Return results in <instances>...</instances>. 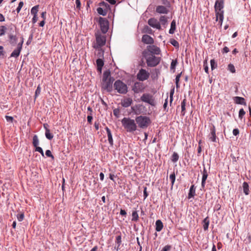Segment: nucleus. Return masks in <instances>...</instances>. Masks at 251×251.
<instances>
[{
    "instance_id": "nucleus-1",
    "label": "nucleus",
    "mask_w": 251,
    "mask_h": 251,
    "mask_svg": "<svg viewBox=\"0 0 251 251\" xmlns=\"http://www.w3.org/2000/svg\"><path fill=\"white\" fill-rule=\"evenodd\" d=\"M225 0H217L214 5V10L216 14V21H218L220 26H222L224 20V11L223 10L224 7Z\"/></svg>"
},
{
    "instance_id": "nucleus-2",
    "label": "nucleus",
    "mask_w": 251,
    "mask_h": 251,
    "mask_svg": "<svg viewBox=\"0 0 251 251\" xmlns=\"http://www.w3.org/2000/svg\"><path fill=\"white\" fill-rule=\"evenodd\" d=\"M121 123L124 129L128 132H133L136 130L137 126L135 121L130 118H124Z\"/></svg>"
},
{
    "instance_id": "nucleus-3",
    "label": "nucleus",
    "mask_w": 251,
    "mask_h": 251,
    "mask_svg": "<svg viewBox=\"0 0 251 251\" xmlns=\"http://www.w3.org/2000/svg\"><path fill=\"white\" fill-rule=\"evenodd\" d=\"M148 51H143L142 55L146 59L148 67L156 66L160 61V58L156 57L153 54H149Z\"/></svg>"
},
{
    "instance_id": "nucleus-4",
    "label": "nucleus",
    "mask_w": 251,
    "mask_h": 251,
    "mask_svg": "<svg viewBox=\"0 0 251 251\" xmlns=\"http://www.w3.org/2000/svg\"><path fill=\"white\" fill-rule=\"evenodd\" d=\"M114 79L110 77L109 73H104L103 75L102 89L110 92L112 90V83Z\"/></svg>"
},
{
    "instance_id": "nucleus-5",
    "label": "nucleus",
    "mask_w": 251,
    "mask_h": 251,
    "mask_svg": "<svg viewBox=\"0 0 251 251\" xmlns=\"http://www.w3.org/2000/svg\"><path fill=\"white\" fill-rule=\"evenodd\" d=\"M96 45L94 46V48L99 49V54L100 55L103 54V51L100 49L101 47L105 44L106 38L104 35H101L100 33L97 32L95 34Z\"/></svg>"
},
{
    "instance_id": "nucleus-6",
    "label": "nucleus",
    "mask_w": 251,
    "mask_h": 251,
    "mask_svg": "<svg viewBox=\"0 0 251 251\" xmlns=\"http://www.w3.org/2000/svg\"><path fill=\"white\" fill-rule=\"evenodd\" d=\"M135 121L138 126L142 128H147L151 123L150 119L147 116H138Z\"/></svg>"
},
{
    "instance_id": "nucleus-7",
    "label": "nucleus",
    "mask_w": 251,
    "mask_h": 251,
    "mask_svg": "<svg viewBox=\"0 0 251 251\" xmlns=\"http://www.w3.org/2000/svg\"><path fill=\"white\" fill-rule=\"evenodd\" d=\"M114 88L120 94H125L127 92V85L120 80L115 82Z\"/></svg>"
},
{
    "instance_id": "nucleus-8",
    "label": "nucleus",
    "mask_w": 251,
    "mask_h": 251,
    "mask_svg": "<svg viewBox=\"0 0 251 251\" xmlns=\"http://www.w3.org/2000/svg\"><path fill=\"white\" fill-rule=\"evenodd\" d=\"M99 23L102 32L104 34L106 33L109 28V23L108 20L105 18L100 17Z\"/></svg>"
},
{
    "instance_id": "nucleus-9",
    "label": "nucleus",
    "mask_w": 251,
    "mask_h": 251,
    "mask_svg": "<svg viewBox=\"0 0 251 251\" xmlns=\"http://www.w3.org/2000/svg\"><path fill=\"white\" fill-rule=\"evenodd\" d=\"M144 51H148L149 54H153L154 55H158L160 53L161 50L159 48L155 45L148 46L147 49Z\"/></svg>"
},
{
    "instance_id": "nucleus-10",
    "label": "nucleus",
    "mask_w": 251,
    "mask_h": 251,
    "mask_svg": "<svg viewBox=\"0 0 251 251\" xmlns=\"http://www.w3.org/2000/svg\"><path fill=\"white\" fill-rule=\"evenodd\" d=\"M141 100L151 105H154V100L152 95L149 94H144L141 97Z\"/></svg>"
},
{
    "instance_id": "nucleus-11",
    "label": "nucleus",
    "mask_w": 251,
    "mask_h": 251,
    "mask_svg": "<svg viewBox=\"0 0 251 251\" xmlns=\"http://www.w3.org/2000/svg\"><path fill=\"white\" fill-rule=\"evenodd\" d=\"M150 76V73L146 70L141 69L137 74V79L140 81L147 80Z\"/></svg>"
},
{
    "instance_id": "nucleus-12",
    "label": "nucleus",
    "mask_w": 251,
    "mask_h": 251,
    "mask_svg": "<svg viewBox=\"0 0 251 251\" xmlns=\"http://www.w3.org/2000/svg\"><path fill=\"white\" fill-rule=\"evenodd\" d=\"M210 132L208 135L209 139L213 142H216L217 138L216 134V128L213 125L210 126Z\"/></svg>"
},
{
    "instance_id": "nucleus-13",
    "label": "nucleus",
    "mask_w": 251,
    "mask_h": 251,
    "mask_svg": "<svg viewBox=\"0 0 251 251\" xmlns=\"http://www.w3.org/2000/svg\"><path fill=\"white\" fill-rule=\"evenodd\" d=\"M148 24L153 28H155L159 30L161 29L159 22L154 18H150L148 21Z\"/></svg>"
},
{
    "instance_id": "nucleus-14",
    "label": "nucleus",
    "mask_w": 251,
    "mask_h": 251,
    "mask_svg": "<svg viewBox=\"0 0 251 251\" xmlns=\"http://www.w3.org/2000/svg\"><path fill=\"white\" fill-rule=\"evenodd\" d=\"M23 42H24L23 39H22V41L21 43H19L18 45L17 48L16 50H15L11 54V55H10L11 57H17L19 56L21 50L22 48V45H23Z\"/></svg>"
},
{
    "instance_id": "nucleus-15",
    "label": "nucleus",
    "mask_w": 251,
    "mask_h": 251,
    "mask_svg": "<svg viewBox=\"0 0 251 251\" xmlns=\"http://www.w3.org/2000/svg\"><path fill=\"white\" fill-rule=\"evenodd\" d=\"M142 41L146 44H152L154 43L153 39L150 36L145 34L143 35L142 38Z\"/></svg>"
},
{
    "instance_id": "nucleus-16",
    "label": "nucleus",
    "mask_w": 251,
    "mask_h": 251,
    "mask_svg": "<svg viewBox=\"0 0 251 251\" xmlns=\"http://www.w3.org/2000/svg\"><path fill=\"white\" fill-rule=\"evenodd\" d=\"M168 8L163 5H158L156 7L155 11L159 14H167L169 12Z\"/></svg>"
},
{
    "instance_id": "nucleus-17",
    "label": "nucleus",
    "mask_w": 251,
    "mask_h": 251,
    "mask_svg": "<svg viewBox=\"0 0 251 251\" xmlns=\"http://www.w3.org/2000/svg\"><path fill=\"white\" fill-rule=\"evenodd\" d=\"M132 103V100L130 98H125L121 101V105L124 107H128Z\"/></svg>"
},
{
    "instance_id": "nucleus-18",
    "label": "nucleus",
    "mask_w": 251,
    "mask_h": 251,
    "mask_svg": "<svg viewBox=\"0 0 251 251\" xmlns=\"http://www.w3.org/2000/svg\"><path fill=\"white\" fill-rule=\"evenodd\" d=\"M143 89V85L139 82H136L132 88V90L135 93H138L140 92H141Z\"/></svg>"
},
{
    "instance_id": "nucleus-19",
    "label": "nucleus",
    "mask_w": 251,
    "mask_h": 251,
    "mask_svg": "<svg viewBox=\"0 0 251 251\" xmlns=\"http://www.w3.org/2000/svg\"><path fill=\"white\" fill-rule=\"evenodd\" d=\"M202 174L201 187L203 188L205 187V181L208 176V172L205 167L203 168Z\"/></svg>"
},
{
    "instance_id": "nucleus-20",
    "label": "nucleus",
    "mask_w": 251,
    "mask_h": 251,
    "mask_svg": "<svg viewBox=\"0 0 251 251\" xmlns=\"http://www.w3.org/2000/svg\"><path fill=\"white\" fill-rule=\"evenodd\" d=\"M234 102L239 104H242V105H246V102L245 101V100L244 98L240 97H235L234 98Z\"/></svg>"
},
{
    "instance_id": "nucleus-21",
    "label": "nucleus",
    "mask_w": 251,
    "mask_h": 251,
    "mask_svg": "<svg viewBox=\"0 0 251 251\" xmlns=\"http://www.w3.org/2000/svg\"><path fill=\"white\" fill-rule=\"evenodd\" d=\"M143 108V106L141 104L136 105L132 107L133 111L136 115H139L141 113V109Z\"/></svg>"
},
{
    "instance_id": "nucleus-22",
    "label": "nucleus",
    "mask_w": 251,
    "mask_h": 251,
    "mask_svg": "<svg viewBox=\"0 0 251 251\" xmlns=\"http://www.w3.org/2000/svg\"><path fill=\"white\" fill-rule=\"evenodd\" d=\"M105 129H106L107 134L108 142L111 145H113V140L112 135L111 131L108 127H106Z\"/></svg>"
},
{
    "instance_id": "nucleus-23",
    "label": "nucleus",
    "mask_w": 251,
    "mask_h": 251,
    "mask_svg": "<svg viewBox=\"0 0 251 251\" xmlns=\"http://www.w3.org/2000/svg\"><path fill=\"white\" fill-rule=\"evenodd\" d=\"M163 227V225L160 220H157L155 222V230L157 231H160Z\"/></svg>"
},
{
    "instance_id": "nucleus-24",
    "label": "nucleus",
    "mask_w": 251,
    "mask_h": 251,
    "mask_svg": "<svg viewBox=\"0 0 251 251\" xmlns=\"http://www.w3.org/2000/svg\"><path fill=\"white\" fill-rule=\"evenodd\" d=\"M195 187L194 185H191L188 193V198L190 199L195 195Z\"/></svg>"
},
{
    "instance_id": "nucleus-25",
    "label": "nucleus",
    "mask_w": 251,
    "mask_h": 251,
    "mask_svg": "<svg viewBox=\"0 0 251 251\" xmlns=\"http://www.w3.org/2000/svg\"><path fill=\"white\" fill-rule=\"evenodd\" d=\"M243 192L245 195H248L249 194L250 190L249 185L247 182H244L243 184Z\"/></svg>"
},
{
    "instance_id": "nucleus-26",
    "label": "nucleus",
    "mask_w": 251,
    "mask_h": 251,
    "mask_svg": "<svg viewBox=\"0 0 251 251\" xmlns=\"http://www.w3.org/2000/svg\"><path fill=\"white\" fill-rule=\"evenodd\" d=\"M203 222V229L205 231L208 229V226L209 225V220H208V217H206L202 221Z\"/></svg>"
},
{
    "instance_id": "nucleus-27",
    "label": "nucleus",
    "mask_w": 251,
    "mask_h": 251,
    "mask_svg": "<svg viewBox=\"0 0 251 251\" xmlns=\"http://www.w3.org/2000/svg\"><path fill=\"white\" fill-rule=\"evenodd\" d=\"M96 63L98 67V70H99L100 71H101V68L104 65L103 61L101 59L99 58L97 60Z\"/></svg>"
},
{
    "instance_id": "nucleus-28",
    "label": "nucleus",
    "mask_w": 251,
    "mask_h": 251,
    "mask_svg": "<svg viewBox=\"0 0 251 251\" xmlns=\"http://www.w3.org/2000/svg\"><path fill=\"white\" fill-rule=\"evenodd\" d=\"M97 12L100 15L104 16L107 13V10L103 9L102 7H98L97 8Z\"/></svg>"
},
{
    "instance_id": "nucleus-29",
    "label": "nucleus",
    "mask_w": 251,
    "mask_h": 251,
    "mask_svg": "<svg viewBox=\"0 0 251 251\" xmlns=\"http://www.w3.org/2000/svg\"><path fill=\"white\" fill-rule=\"evenodd\" d=\"M176 21L175 20H173L171 24V28L169 30V33L170 34H174L175 32V31L176 30Z\"/></svg>"
},
{
    "instance_id": "nucleus-30",
    "label": "nucleus",
    "mask_w": 251,
    "mask_h": 251,
    "mask_svg": "<svg viewBox=\"0 0 251 251\" xmlns=\"http://www.w3.org/2000/svg\"><path fill=\"white\" fill-rule=\"evenodd\" d=\"M186 100L184 99L183 101L181 102V115L182 116H184L185 113V105H186Z\"/></svg>"
},
{
    "instance_id": "nucleus-31",
    "label": "nucleus",
    "mask_w": 251,
    "mask_h": 251,
    "mask_svg": "<svg viewBox=\"0 0 251 251\" xmlns=\"http://www.w3.org/2000/svg\"><path fill=\"white\" fill-rule=\"evenodd\" d=\"M170 179L171 181V187L172 188L174 185L176 180V175L175 172H173L169 176Z\"/></svg>"
},
{
    "instance_id": "nucleus-32",
    "label": "nucleus",
    "mask_w": 251,
    "mask_h": 251,
    "mask_svg": "<svg viewBox=\"0 0 251 251\" xmlns=\"http://www.w3.org/2000/svg\"><path fill=\"white\" fill-rule=\"evenodd\" d=\"M139 219L138 214L136 211H134L132 213V221L137 222Z\"/></svg>"
},
{
    "instance_id": "nucleus-33",
    "label": "nucleus",
    "mask_w": 251,
    "mask_h": 251,
    "mask_svg": "<svg viewBox=\"0 0 251 251\" xmlns=\"http://www.w3.org/2000/svg\"><path fill=\"white\" fill-rule=\"evenodd\" d=\"M45 135L46 138L49 140H51L53 137V135L50 133L49 129H46V131H45Z\"/></svg>"
},
{
    "instance_id": "nucleus-34",
    "label": "nucleus",
    "mask_w": 251,
    "mask_h": 251,
    "mask_svg": "<svg viewBox=\"0 0 251 251\" xmlns=\"http://www.w3.org/2000/svg\"><path fill=\"white\" fill-rule=\"evenodd\" d=\"M39 140L38 136L36 135H34L33 137V142L32 144L34 147L38 146L39 145Z\"/></svg>"
},
{
    "instance_id": "nucleus-35",
    "label": "nucleus",
    "mask_w": 251,
    "mask_h": 251,
    "mask_svg": "<svg viewBox=\"0 0 251 251\" xmlns=\"http://www.w3.org/2000/svg\"><path fill=\"white\" fill-rule=\"evenodd\" d=\"M159 21L163 25H165L167 23V18L165 16H161L160 17Z\"/></svg>"
},
{
    "instance_id": "nucleus-36",
    "label": "nucleus",
    "mask_w": 251,
    "mask_h": 251,
    "mask_svg": "<svg viewBox=\"0 0 251 251\" xmlns=\"http://www.w3.org/2000/svg\"><path fill=\"white\" fill-rule=\"evenodd\" d=\"M178 159L179 156L178 154L176 152H174L172 156V161L173 162H176L178 161Z\"/></svg>"
},
{
    "instance_id": "nucleus-37",
    "label": "nucleus",
    "mask_w": 251,
    "mask_h": 251,
    "mask_svg": "<svg viewBox=\"0 0 251 251\" xmlns=\"http://www.w3.org/2000/svg\"><path fill=\"white\" fill-rule=\"evenodd\" d=\"M39 5H36L33 7L31 10V14L33 15H37L38 11Z\"/></svg>"
},
{
    "instance_id": "nucleus-38",
    "label": "nucleus",
    "mask_w": 251,
    "mask_h": 251,
    "mask_svg": "<svg viewBox=\"0 0 251 251\" xmlns=\"http://www.w3.org/2000/svg\"><path fill=\"white\" fill-rule=\"evenodd\" d=\"M99 5L100 6L103 7V8H104V9H106V10L110 9L109 5L104 1L100 2L99 3Z\"/></svg>"
},
{
    "instance_id": "nucleus-39",
    "label": "nucleus",
    "mask_w": 251,
    "mask_h": 251,
    "mask_svg": "<svg viewBox=\"0 0 251 251\" xmlns=\"http://www.w3.org/2000/svg\"><path fill=\"white\" fill-rule=\"evenodd\" d=\"M143 32L149 34H152V30L148 26L146 25L144 27Z\"/></svg>"
},
{
    "instance_id": "nucleus-40",
    "label": "nucleus",
    "mask_w": 251,
    "mask_h": 251,
    "mask_svg": "<svg viewBox=\"0 0 251 251\" xmlns=\"http://www.w3.org/2000/svg\"><path fill=\"white\" fill-rule=\"evenodd\" d=\"M170 43L173 45L174 46V47H176V48H178L179 47V43L175 39H171L170 40Z\"/></svg>"
},
{
    "instance_id": "nucleus-41",
    "label": "nucleus",
    "mask_w": 251,
    "mask_h": 251,
    "mask_svg": "<svg viewBox=\"0 0 251 251\" xmlns=\"http://www.w3.org/2000/svg\"><path fill=\"white\" fill-rule=\"evenodd\" d=\"M6 30V27L4 25L0 26V36L4 35Z\"/></svg>"
},
{
    "instance_id": "nucleus-42",
    "label": "nucleus",
    "mask_w": 251,
    "mask_h": 251,
    "mask_svg": "<svg viewBox=\"0 0 251 251\" xmlns=\"http://www.w3.org/2000/svg\"><path fill=\"white\" fill-rule=\"evenodd\" d=\"M228 70L232 73H235L236 71L234 65L232 64H229L228 65Z\"/></svg>"
},
{
    "instance_id": "nucleus-43",
    "label": "nucleus",
    "mask_w": 251,
    "mask_h": 251,
    "mask_svg": "<svg viewBox=\"0 0 251 251\" xmlns=\"http://www.w3.org/2000/svg\"><path fill=\"white\" fill-rule=\"evenodd\" d=\"M41 87L39 85L36 91H35V99L40 95V93H41Z\"/></svg>"
},
{
    "instance_id": "nucleus-44",
    "label": "nucleus",
    "mask_w": 251,
    "mask_h": 251,
    "mask_svg": "<svg viewBox=\"0 0 251 251\" xmlns=\"http://www.w3.org/2000/svg\"><path fill=\"white\" fill-rule=\"evenodd\" d=\"M245 114L246 112L243 108L240 109L239 112V118L241 119H242L243 117L245 115Z\"/></svg>"
},
{
    "instance_id": "nucleus-45",
    "label": "nucleus",
    "mask_w": 251,
    "mask_h": 251,
    "mask_svg": "<svg viewBox=\"0 0 251 251\" xmlns=\"http://www.w3.org/2000/svg\"><path fill=\"white\" fill-rule=\"evenodd\" d=\"M162 3L165 6L170 8V2L168 0H162Z\"/></svg>"
},
{
    "instance_id": "nucleus-46",
    "label": "nucleus",
    "mask_w": 251,
    "mask_h": 251,
    "mask_svg": "<svg viewBox=\"0 0 251 251\" xmlns=\"http://www.w3.org/2000/svg\"><path fill=\"white\" fill-rule=\"evenodd\" d=\"M35 148H36L35 151H38L39 152H40L42 156H44V151H43L41 147H38V146H36V147H35Z\"/></svg>"
},
{
    "instance_id": "nucleus-47",
    "label": "nucleus",
    "mask_w": 251,
    "mask_h": 251,
    "mask_svg": "<svg viewBox=\"0 0 251 251\" xmlns=\"http://www.w3.org/2000/svg\"><path fill=\"white\" fill-rule=\"evenodd\" d=\"M9 38L11 40V43H13L14 42L16 41L17 38L16 36L12 34H10L9 35Z\"/></svg>"
},
{
    "instance_id": "nucleus-48",
    "label": "nucleus",
    "mask_w": 251,
    "mask_h": 251,
    "mask_svg": "<svg viewBox=\"0 0 251 251\" xmlns=\"http://www.w3.org/2000/svg\"><path fill=\"white\" fill-rule=\"evenodd\" d=\"M210 64H211V67L212 70H213L214 69L216 68L217 67V63L215 61L214 59H212L210 61Z\"/></svg>"
},
{
    "instance_id": "nucleus-49",
    "label": "nucleus",
    "mask_w": 251,
    "mask_h": 251,
    "mask_svg": "<svg viewBox=\"0 0 251 251\" xmlns=\"http://www.w3.org/2000/svg\"><path fill=\"white\" fill-rule=\"evenodd\" d=\"M181 76V74H179L177 75L176 77V88H178L179 87L178 82L179 81V78Z\"/></svg>"
},
{
    "instance_id": "nucleus-50",
    "label": "nucleus",
    "mask_w": 251,
    "mask_h": 251,
    "mask_svg": "<svg viewBox=\"0 0 251 251\" xmlns=\"http://www.w3.org/2000/svg\"><path fill=\"white\" fill-rule=\"evenodd\" d=\"M23 5H24V2L23 1L20 2V3H19V5L16 9V11H17V13L20 12V11L21 8H22V7L23 6Z\"/></svg>"
},
{
    "instance_id": "nucleus-51",
    "label": "nucleus",
    "mask_w": 251,
    "mask_h": 251,
    "mask_svg": "<svg viewBox=\"0 0 251 251\" xmlns=\"http://www.w3.org/2000/svg\"><path fill=\"white\" fill-rule=\"evenodd\" d=\"M177 64V61L176 60H172L171 64V69H174L175 68L176 65Z\"/></svg>"
},
{
    "instance_id": "nucleus-52",
    "label": "nucleus",
    "mask_w": 251,
    "mask_h": 251,
    "mask_svg": "<svg viewBox=\"0 0 251 251\" xmlns=\"http://www.w3.org/2000/svg\"><path fill=\"white\" fill-rule=\"evenodd\" d=\"M171 246L166 245L162 250L161 251H169L171 249Z\"/></svg>"
},
{
    "instance_id": "nucleus-53",
    "label": "nucleus",
    "mask_w": 251,
    "mask_h": 251,
    "mask_svg": "<svg viewBox=\"0 0 251 251\" xmlns=\"http://www.w3.org/2000/svg\"><path fill=\"white\" fill-rule=\"evenodd\" d=\"M46 155L48 156V157H51L52 159L54 158V156L52 155V154H51V152L50 151V150H47L46 151Z\"/></svg>"
},
{
    "instance_id": "nucleus-54",
    "label": "nucleus",
    "mask_w": 251,
    "mask_h": 251,
    "mask_svg": "<svg viewBox=\"0 0 251 251\" xmlns=\"http://www.w3.org/2000/svg\"><path fill=\"white\" fill-rule=\"evenodd\" d=\"M143 195L144 199H146L148 196V193L147 192V188L146 187H144V188Z\"/></svg>"
},
{
    "instance_id": "nucleus-55",
    "label": "nucleus",
    "mask_w": 251,
    "mask_h": 251,
    "mask_svg": "<svg viewBox=\"0 0 251 251\" xmlns=\"http://www.w3.org/2000/svg\"><path fill=\"white\" fill-rule=\"evenodd\" d=\"M24 218V214H18L17 215V219L19 221H23Z\"/></svg>"
},
{
    "instance_id": "nucleus-56",
    "label": "nucleus",
    "mask_w": 251,
    "mask_h": 251,
    "mask_svg": "<svg viewBox=\"0 0 251 251\" xmlns=\"http://www.w3.org/2000/svg\"><path fill=\"white\" fill-rule=\"evenodd\" d=\"M5 119L8 122L12 123L13 121V118L9 116H5Z\"/></svg>"
},
{
    "instance_id": "nucleus-57",
    "label": "nucleus",
    "mask_w": 251,
    "mask_h": 251,
    "mask_svg": "<svg viewBox=\"0 0 251 251\" xmlns=\"http://www.w3.org/2000/svg\"><path fill=\"white\" fill-rule=\"evenodd\" d=\"M113 114L116 117H118L120 114V111L118 109H115L113 110Z\"/></svg>"
},
{
    "instance_id": "nucleus-58",
    "label": "nucleus",
    "mask_w": 251,
    "mask_h": 251,
    "mask_svg": "<svg viewBox=\"0 0 251 251\" xmlns=\"http://www.w3.org/2000/svg\"><path fill=\"white\" fill-rule=\"evenodd\" d=\"M174 90H172L170 92V103H171L173 100V94H174Z\"/></svg>"
},
{
    "instance_id": "nucleus-59",
    "label": "nucleus",
    "mask_w": 251,
    "mask_h": 251,
    "mask_svg": "<svg viewBox=\"0 0 251 251\" xmlns=\"http://www.w3.org/2000/svg\"><path fill=\"white\" fill-rule=\"evenodd\" d=\"M239 134V130L237 128H235L233 130V134L235 136H237Z\"/></svg>"
},
{
    "instance_id": "nucleus-60",
    "label": "nucleus",
    "mask_w": 251,
    "mask_h": 251,
    "mask_svg": "<svg viewBox=\"0 0 251 251\" xmlns=\"http://www.w3.org/2000/svg\"><path fill=\"white\" fill-rule=\"evenodd\" d=\"M75 4L76 8L79 9L81 5V2L80 0H75Z\"/></svg>"
},
{
    "instance_id": "nucleus-61",
    "label": "nucleus",
    "mask_w": 251,
    "mask_h": 251,
    "mask_svg": "<svg viewBox=\"0 0 251 251\" xmlns=\"http://www.w3.org/2000/svg\"><path fill=\"white\" fill-rule=\"evenodd\" d=\"M116 242L120 245L121 243V236H118L116 237Z\"/></svg>"
},
{
    "instance_id": "nucleus-62",
    "label": "nucleus",
    "mask_w": 251,
    "mask_h": 251,
    "mask_svg": "<svg viewBox=\"0 0 251 251\" xmlns=\"http://www.w3.org/2000/svg\"><path fill=\"white\" fill-rule=\"evenodd\" d=\"M92 119H93V117L92 116V115H90L89 114L87 116V121H88V122L89 123H91L92 122Z\"/></svg>"
},
{
    "instance_id": "nucleus-63",
    "label": "nucleus",
    "mask_w": 251,
    "mask_h": 251,
    "mask_svg": "<svg viewBox=\"0 0 251 251\" xmlns=\"http://www.w3.org/2000/svg\"><path fill=\"white\" fill-rule=\"evenodd\" d=\"M38 21V17L37 15H33V17L32 18V22L33 24L37 22Z\"/></svg>"
},
{
    "instance_id": "nucleus-64",
    "label": "nucleus",
    "mask_w": 251,
    "mask_h": 251,
    "mask_svg": "<svg viewBox=\"0 0 251 251\" xmlns=\"http://www.w3.org/2000/svg\"><path fill=\"white\" fill-rule=\"evenodd\" d=\"M229 50L227 47H225L223 49V53H227L229 52Z\"/></svg>"
}]
</instances>
